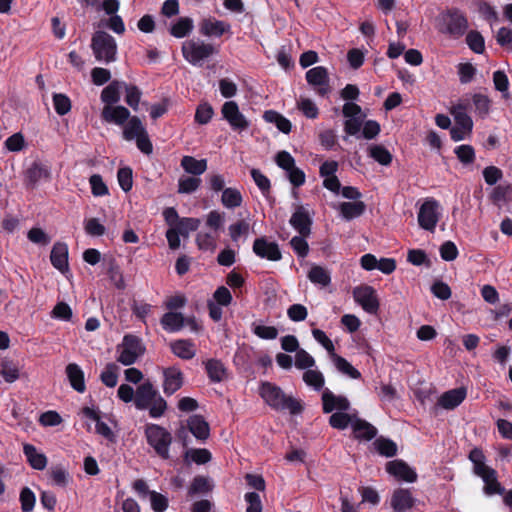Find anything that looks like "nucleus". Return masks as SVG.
<instances>
[{"label": "nucleus", "instance_id": "1", "mask_svg": "<svg viewBox=\"0 0 512 512\" xmlns=\"http://www.w3.org/2000/svg\"><path fill=\"white\" fill-rule=\"evenodd\" d=\"M259 393L265 403L277 411L287 410L291 414H297L302 409L301 404L296 399L287 396L280 387L270 382H263Z\"/></svg>", "mask_w": 512, "mask_h": 512}, {"label": "nucleus", "instance_id": "2", "mask_svg": "<svg viewBox=\"0 0 512 512\" xmlns=\"http://www.w3.org/2000/svg\"><path fill=\"white\" fill-rule=\"evenodd\" d=\"M123 138L127 141H135L137 148L144 154L150 155L153 151L148 132L137 116H132L123 127Z\"/></svg>", "mask_w": 512, "mask_h": 512}, {"label": "nucleus", "instance_id": "3", "mask_svg": "<svg viewBox=\"0 0 512 512\" xmlns=\"http://www.w3.org/2000/svg\"><path fill=\"white\" fill-rule=\"evenodd\" d=\"M437 28L441 33L459 38L468 29V21L462 12L453 9L441 13L437 17Z\"/></svg>", "mask_w": 512, "mask_h": 512}, {"label": "nucleus", "instance_id": "4", "mask_svg": "<svg viewBox=\"0 0 512 512\" xmlns=\"http://www.w3.org/2000/svg\"><path fill=\"white\" fill-rule=\"evenodd\" d=\"M216 53L217 49L213 44L199 39L187 40L182 44V55L193 66H201Z\"/></svg>", "mask_w": 512, "mask_h": 512}, {"label": "nucleus", "instance_id": "5", "mask_svg": "<svg viewBox=\"0 0 512 512\" xmlns=\"http://www.w3.org/2000/svg\"><path fill=\"white\" fill-rule=\"evenodd\" d=\"M145 436L148 444L154 449L155 453L162 459L170 457V445L172 435L164 427L157 424H148L145 429Z\"/></svg>", "mask_w": 512, "mask_h": 512}, {"label": "nucleus", "instance_id": "6", "mask_svg": "<svg viewBox=\"0 0 512 512\" xmlns=\"http://www.w3.org/2000/svg\"><path fill=\"white\" fill-rule=\"evenodd\" d=\"M145 350L139 337L132 334L125 335L117 346V361L125 366L134 364L145 353Z\"/></svg>", "mask_w": 512, "mask_h": 512}, {"label": "nucleus", "instance_id": "7", "mask_svg": "<svg viewBox=\"0 0 512 512\" xmlns=\"http://www.w3.org/2000/svg\"><path fill=\"white\" fill-rule=\"evenodd\" d=\"M91 47L97 60L107 63L116 60L117 44L108 33L104 31L96 32L92 37Z\"/></svg>", "mask_w": 512, "mask_h": 512}, {"label": "nucleus", "instance_id": "8", "mask_svg": "<svg viewBox=\"0 0 512 512\" xmlns=\"http://www.w3.org/2000/svg\"><path fill=\"white\" fill-rule=\"evenodd\" d=\"M440 205L433 198H427L419 208L418 223L421 228L433 232L440 219Z\"/></svg>", "mask_w": 512, "mask_h": 512}, {"label": "nucleus", "instance_id": "9", "mask_svg": "<svg viewBox=\"0 0 512 512\" xmlns=\"http://www.w3.org/2000/svg\"><path fill=\"white\" fill-rule=\"evenodd\" d=\"M276 164L286 171L289 181L296 187L305 182V174L295 166V160L287 151H280L275 157Z\"/></svg>", "mask_w": 512, "mask_h": 512}, {"label": "nucleus", "instance_id": "10", "mask_svg": "<svg viewBox=\"0 0 512 512\" xmlns=\"http://www.w3.org/2000/svg\"><path fill=\"white\" fill-rule=\"evenodd\" d=\"M354 300L369 314H376L379 309V300L376 290L368 285L355 287Z\"/></svg>", "mask_w": 512, "mask_h": 512}, {"label": "nucleus", "instance_id": "11", "mask_svg": "<svg viewBox=\"0 0 512 512\" xmlns=\"http://www.w3.org/2000/svg\"><path fill=\"white\" fill-rule=\"evenodd\" d=\"M161 325L167 332L173 333L181 330L185 325L192 331H198L199 325L194 319H185L181 313L167 312L161 318Z\"/></svg>", "mask_w": 512, "mask_h": 512}, {"label": "nucleus", "instance_id": "12", "mask_svg": "<svg viewBox=\"0 0 512 512\" xmlns=\"http://www.w3.org/2000/svg\"><path fill=\"white\" fill-rule=\"evenodd\" d=\"M306 80L315 87L319 95L325 96L330 92L329 76L325 67L317 66L308 70L306 72Z\"/></svg>", "mask_w": 512, "mask_h": 512}, {"label": "nucleus", "instance_id": "13", "mask_svg": "<svg viewBox=\"0 0 512 512\" xmlns=\"http://www.w3.org/2000/svg\"><path fill=\"white\" fill-rule=\"evenodd\" d=\"M221 113L223 118L228 121L230 126L235 130H244L249 123L245 116L239 111V107L234 101H227L223 104Z\"/></svg>", "mask_w": 512, "mask_h": 512}, {"label": "nucleus", "instance_id": "14", "mask_svg": "<svg viewBox=\"0 0 512 512\" xmlns=\"http://www.w3.org/2000/svg\"><path fill=\"white\" fill-rule=\"evenodd\" d=\"M417 502L408 489H395L391 495L390 505L394 512H408Z\"/></svg>", "mask_w": 512, "mask_h": 512}, {"label": "nucleus", "instance_id": "15", "mask_svg": "<svg viewBox=\"0 0 512 512\" xmlns=\"http://www.w3.org/2000/svg\"><path fill=\"white\" fill-rule=\"evenodd\" d=\"M102 119L110 124L122 126L132 117L130 111L121 105H105L101 112Z\"/></svg>", "mask_w": 512, "mask_h": 512}, {"label": "nucleus", "instance_id": "16", "mask_svg": "<svg viewBox=\"0 0 512 512\" xmlns=\"http://www.w3.org/2000/svg\"><path fill=\"white\" fill-rule=\"evenodd\" d=\"M253 251L257 256L270 261H278L281 259V252L278 245L274 242L267 241L265 238H259L254 241Z\"/></svg>", "mask_w": 512, "mask_h": 512}, {"label": "nucleus", "instance_id": "17", "mask_svg": "<svg viewBox=\"0 0 512 512\" xmlns=\"http://www.w3.org/2000/svg\"><path fill=\"white\" fill-rule=\"evenodd\" d=\"M323 411L330 413L334 410L348 411L350 408V402L344 396L335 395L330 390L326 389L322 393Z\"/></svg>", "mask_w": 512, "mask_h": 512}, {"label": "nucleus", "instance_id": "18", "mask_svg": "<svg viewBox=\"0 0 512 512\" xmlns=\"http://www.w3.org/2000/svg\"><path fill=\"white\" fill-rule=\"evenodd\" d=\"M386 471L396 477L399 480H403L406 482H415L417 479L416 472L410 468L405 462L402 460H394L390 461L386 464Z\"/></svg>", "mask_w": 512, "mask_h": 512}, {"label": "nucleus", "instance_id": "19", "mask_svg": "<svg viewBox=\"0 0 512 512\" xmlns=\"http://www.w3.org/2000/svg\"><path fill=\"white\" fill-rule=\"evenodd\" d=\"M158 391L150 381L143 382L136 389L135 406L139 410L147 409L157 396Z\"/></svg>", "mask_w": 512, "mask_h": 512}, {"label": "nucleus", "instance_id": "20", "mask_svg": "<svg viewBox=\"0 0 512 512\" xmlns=\"http://www.w3.org/2000/svg\"><path fill=\"white\" fill-rule=\"evenodd\" d=\"M467 391L464 387L455 388L444 392L438 399V405L446 410L458 407L466 398Z\"/></svg>", "mask_w": 512, "mask_h": 512}, {"label": "nucleus", "instance_id": "21", "mask_svg": "<svg viewBox=\"0 0 512 512\" xmlns=\"http://www.w3.org/2000/svg\"><path fill=\"white\" fill-rule=\"evenodd\" d=\"M484 482V492L487 495L502 494L503 488L497 480L496 471L487 467L475 473Z\"/></svg>", "mask_w": 512, "mask_h": 512}, {"label": "nucleus", "instance_id": "22", "mask_svg": "<svg viewBox=\"0 0 512 512\" xmlns=\"http://www.w3.org/2000/svg\"><path fill=\"white\" fill-rule=\"evenodd\" d=\"M50 260L54 268L64 273L68 270V246L63 242H56L53 245Z\"/></svg>", "mask_w": 512, "mask_h": 512}, {"label": "nucleus", "instance_id": "23", "mask_svg": "<svg viewBox=\"0 0 512 512\" xmlns=\"http://www.w3.org/2000/svg\"><path fill=\"white\" fill-rule=\"evenodd\" d=\"M230 30V25L224 21L208 18L201 21L199 31L204 36L220 37Z\"/></svg>", "mask_w": 512, "mask_h": 512}, {"label": "nucleus", "instance_id": "24", "mask_svg": "<svg viewBox=\"0 0 512 512\" xmlns=\"http://www.w3.org/2000/svg\"><path fill=\"white\" fill-rule=\"evenodd\" d=\"M183 384V375L181 371L175 367L167 368L164 370V392L172 395L181 388Z\"/></svg>", "mask_w": 512, "mask_h": 512}, {"label": "nucleus", "instance_id": "25", "mask_svg": "<svg viewBox=\"0 0 512 512\" xmlns=\"http://www.w3.org/2000/svg\"><path fill=\"white\" fill-rule=\"evenodd\" d=\"M290 224L302 236L310 234L311 219L304 207H298L290 219Z\"/></svg>", "mask_w": 512, "mask_h": 512}, {"label": "nucleus", "instance_id": "26", "mask_svg": "<svg viewBox=\"0 0 512 512\" xmlns=\"http://www.w3.org/2000/svg\"><path fill=\"white\" fill-rule=\"evenodd\" d=\"M468 105L469 102L461 100L459 103L453 106L451 114L455 119L456 126H460L466 131H472L473 121L471 117L467 114Z\"/></svg>", "mask_w": 512, "mask_h": 512}, {"label": "nucleus", "instance_id": "27", "mask_svg": "<svg viewBox=\"0 0 512 512\" xmlns=\"http://www.w3.org/2000/svg\"><path fill=\"white\" fill-rule=\"evenodd\" d=\"M23 453L30 464L35 470H44L47 466L48 459L45 454L39 452L32 444L23 445Z\"/></svg>", "mask_w": 512, "mask_h": 512}, {"label": "nucleus", "instance_id": "28", "mask_svg": "<svg viewBox=\"0 0 512 512\" xmlns=\"http://www.w3.org/2000/svg\"><path fill=\"white\" fill-rule=\"evenodd\" d=\"M67 378L74 390L83 393L86 389L84 372L79 365L70 363L66 367Z\"/></svg>", "mask_w": 512, "mask_h": 512}, {"label": "nucleus", "instance_id": "29", "mask_svg": "<svg viewBox=\"0 0 512 512\" xmlns=\"http://www.w3.org/2000/svg\"><path fill=\"white\" fill-rule=\"evenodd\" d=\"M188 428L199 440H206L210 435L209 425L200 415H193L188 419Z\"/></svg>", "mask_w": 512, "mask_h": 512}, {"label": "nucleus", "instance_id": "30", "mask_svg": "<svg viewBox=\"0 0 512 512\" xmlns=\"http://www.w3.org/2000/svg\"><path fill=\"white\" fill-rule=\"evenodd\" d=\"M50 173L44 166L34 163L26 172L25 182L27 186L34 188L39 182L48 180Z\"/></svg>", "mask_w": 512, "mask_h": 512}, {"label": "nucleus", "instance_id": "31", "mask_svg": "<svg viewBox=\"0 0 512 512\" xmlns=\"http://www.w3.org/2000/svg\"><path fill=\"white\" fill-rule=\"evenodd\" d=\"M352 430L357 439L371 440L377 434V429L372 424L357 416L353 421Z\"/></svg>", "mask_w": 512, "mask_h": 512}, {"label": "nucleus", "instance_id": "32", "mask_svg": "<svg viewBox=\"0 0 512 512\" xmlns=\"http://www.w3.org/2000/svg\"><path fill=\"white\" fill-rule=\"evenodd\" d=\"M172 352L179 358L189 360L196 355L195 344L190 340H176L170 344Z\"/></svg>", "mask_w": 512, "mask_h": 512}, {"label": "nucleus", "instance_id": "33", "mask_svg": "<svg viewBox=\"0 0 512 512\" xmlns=\"http://www.w3.org/2000/svg\"><path fill=\"white\" fill-rule=\"evenodd\" d=\"M307 277L313 284L321 288L327 287L331 283L330 272L319 265H312Z\"/></svg>", "mask_w": 512, "mask_h": 512}, {"label": "nucleus", "instance_id": "34", "mask_svg": "<svg viewBox=\"0 0 512 512\" xmlns=\"http://www.w3.org/2000/svg\"><path fill=\"white\" fill-rule=\"evenodd\" d=\"M338 210L345 220H351L364 213L365 204L362 201L342 202L339 204Z\"/></svg>", "mask_w": 512, "mask_h": 512}, {"label": "nucleus", "instance_id": "35", "mask_svg": "<svg viewBox=\"0 0 512 512\" xmlns=\"http://www.w3.org/2000/svg\"><path fill=\"white\" fill-rule=\"evenodd\" d=\"M205 369L209 379L212 382H221L227 376L224 364L216 359H210L205 362Z\"/></svg>", "mask_w": 512, "mask_h": 512}, {"label": "nucleus", "instance_id": "36", "mask_svg": "<svg viewBox=\"0 0 512 512\" xmlns=\"http://www.w3.org/2000/svg\"><path fill=\"white\" fill-rule=\"evenodd\" d=\"M250 231V223L246 219H240L228 227V233L234 243H238L241 239L245 240Z\"/></svg>", "mask_w": 512, "mask_h": 512}, {"label": "nucleus", "instance_id": "37", "mask_svg": "<svg viewBox=\"0 0 512 512\" xmlns=\"http://www.w3.org/2000/svg\"><path fill=\"white\" fill-rule=\"evenodd\" d=\"M330 359L340 373L352 379H359L361 377V373L342 356L335 353Z\"/></svg>", "mask_w": 512, "mask_h": 512}, {"label": "nucleus", "instance_id": "38", "mask_svg": "<svg viewBox=\"0 0 512 512\" xmlns=\"http://www.w3.org/2000/svg\"><path fill=\"white\" fill-rule=\"evenodd\" d=\"M243 202L241 192L236 188H225L222 192L221 203L227 209L240 207Z\"/></svg>", "mask_w": 512, "mask_h": 512}, {"label": "nucleus", "instance_id": "39", "mask_svg": "<svg viewBox=\"0 0 512 512\" xmlns=\"http://www.w3.org/2000/svg\"><path fill=\"white\" fill-rule=\"evenodd\" d=\"M181 166L187 173L201 175L207 169V160H197L192 156H184L181 160Z\"/></svg>", "mask_w": 512, "mask_h": 512}, {"label": "nucleus", "instance_id": "40", "mask_svg": "<svg viewBox=\"0 0 512 512\" xmlns=\"http://www.w3.org/2000/svg\"><path fill=\"white\" fill-rule=\"evenodd\" d=\"M368 155L381 165L388 166L392 162V154L382 145L374 144L368 148Z\"/></svg>", "mask_w": 512, "mask_h": 512}, {"label": "nucleus", "instance_id": "41", "mask_svg": "<svg viewBox=\"0 0 512 512\" xmlns=\"http://www.w3.org/2000/svg\"><path fill=\"white\" fill-rule=\"evenodd\" d=\"M346 411H339L333 413L329 418V424L335 428L343 430L347 428L349 425L353 426V421L356 418L355 414L345 413Z\"/></svg>", "mask_w": 512, "mask_h": 512}, {"label": "nucleus", "instance_id": "42", "mask_svg": "<svg viewBox=\"0 0 512 512\" xmlns=\"http://www.w3.org/2000/svg\"><path fill=\"white\" fill-rule=\"evenodd\" d=\"M471 99L475 113L481 118L487 117L491 109V100L489 97L481 93H475L472 95Z\"/></svg>", "mask_w": 512, "mask_h": 512}, {"label": "nucleus", "instance_id": "43", "mask_svg": "<svg viewBox=\"0 0 512 512\" xmlns=\"http://www.w3.org/2000/svg\"><path fill=\"white\" fill-rule=\"evenodd\" d=\"M265 121L273 123L279 131L288 134L291 131V122L276 111L269 110L264 113Z\"/></svg>", "mask_w": 512, "mask_h": 512}, {"label": "nucleus", "instance_id": "44", "mask_svg": "<svg viewBox=\"0 0 512 512\" xmlns=\"http://www.w3.org/2000/svg\"><path fill=\"white\" fill-rule=\"evenodd\" d=\"M375 450L382 456L393 457L397 454V445L388 438L379 437L373 442Z\"/></svg>", "mask_w": 512, "mask_h": 512}, {"label": "nucleus", "instance_id": "45", "mask_svg": "<svg viewBox=\"0 0 512 512\" xmlns=\"http://www.w3.org/2000/svg\"><path fill=\"white\" fill-rule=\"evenodd\" d=\"M193 29V21L189 17L179 18L178 21L171 26L170 33L176 38L187 36Z\"/></svg>", "mask_w": 512, "mask_h": 512}, {"label": "nucleus", "instance_id": "46", "mask_svg": "<svg viewBox=\"0 0 512 512\" xmlns=\"http://www.w3.org/2000/svg\"><path fill=\"white\" fill-rule=\"evenodd\" d=\"M303 381L313 389L319 391L323 388L325 379L318 369H308L303 374Z\"/></svg>", "mask_w": 512, "mask_h": 512}, {"label": "nucleus", "instance_id": "47", "mask_svg": "<svg viewBox=\"0 0 512 512\" xmlns=\"http://www.w3.org/2000/svg\"><path fill=\"white\" fill-rule=\"evenodd\" d=\"M119 367L115 363H109L105 366L100 375V379L104 385L113 388L118 383Z\"/></svg>", "mask_w": 512, "mask_h": 512}, {"label": "nucleus", "instance_id": "48", "mask_svg": "<svg viewBox=\"0 0 512 512\" xmlns=\"http://www.w3.org/2000/svg\"><path fill=\"white\" fill-rule=\"evenodd\" d=\"M196 244L200 250L214 251L217 247V236L210 232H199L196 236Z\"/></svg>", "mask_w": 512, "mask_h": 512}, {"label": "nucleus", "instance_id": "49", "mask_svg": "<svg viewBox=\"0 0 512 512\" xmlns=\"http://www.w3.org/2000/svg\"><path fill=\"white\" fill-rule=\"evenodd\" d=\"M120 83L119 82H112L107 87H105L101 92V100L106 105H114L120 100V93H119Z\"/></svg>", "mask_w": 512, "mask_h": 512}, {"label": "nucleus", "instance_id": "50", "mask_svg": "<svg viewBox=\"0 0 512 512\" xmlns=\"http://www.w3.org/2000/svg\"><path fill=\"white\" fill-rule=\"evenodd\" d=\"M49 475L53 481V484L61 487H65L69 482V473L62 465H54L49 469Z\"/></svg>", "mask_w": 512, "mask_h": 512}, {"label": "nucleus", "instance_id": "51", "mask_svg": "<svg viewBox=\"0 0 512 512\" xmlns=\"http://www.w3.org/2000/svg\"><path fill=\"white\" fill-rule=\"evenodd\" d=\"M201 185V179L197 177H180L178 180V193L190 194Z\"/></svg>", "mask_w": 512, "mask_h": 512}, {"label": "nucleus", "instance_id": "52", "mask_svg": "<svg viewBox=\"0 0 512 512\" xmlns=\"http://www.w3.org/2000/svg\"><path fill=\"white\" fill-rule=\"evenodd\" d=\"M211 459V453L207 449H189L185 453V460L197 464H205Z\"/></svg>", "mask_w": 512, "mask_h": 512}, {"label": "nucleus", "instance_id": "53", "mask_svg": "<svg viewBox=\"0 0 512 512\" xmlns=\"http://www.w3.org/2000/svg\"><path fill=\"white\" fill-rule=\"evenodd\" d=\"M0 375L8 383H13L19 378V370L15 364L4 361L0 365Z\"/></svg>", "mask_w": 512, "mask_h": 512}, {"label": "nucleus", "instance_id": "54", "mask_svg": "<svg viewBox=\"0 0 512 512\" xmlns=\"http://www.w3.org/2000/svg\"><path fill=\"white\" fill-rule=\"evenodd\" d=\"M466 42L469 48L475 53L481 54L484 52L485 44L484 38L477 31H470L466 36Z\"/></svg>", "mask_w": 512, "mask_h": 512}, {"label": "nucleus", "instance_id": "55", "mask_svg": "<svg viewBox=\"0 0 512 512\" xmlns=\"http://www.w3.org/2000/svg\"><path fill=\"white\" fill-rule=\"evenodd\" d=\"M295 366L300 370H308L315 366V359L304 349H300L295 355Z\"/></svg>", "mask_w": 512, "mask_h": 512}, {"label": "nucleus", "instance_id": "56", "mask_svg": "<svg viewBox=\"0 0 512 512\" xmlns=\"http://www.w3.org/2000/svg\"><path fill=\"white\" fill-rule=\"evenodd\" d=\"M5 148L10 152H19L26 146V141L22 133L18 132L6 139Z\"/></svg>", "mask_w": 512, "mask_h": 512}, {"label": "nucleus", "instance_id": "57", "mask_svg": "<svg viewBox=\"0 0 512 512\" xmlns=\"http://www.w3.org/2000/svg\"><path fill=\"white\" fill-rule=\"evenodd\" d=\"M225 223V214L218 210H212L206 215V226L217 231Z\"/></svg>", "mask_w": 512, "mask_h": 512}, {"label": "nucleus", "instance_id": "58", "mask_svg": "<svg viewBox=\"0 0 512 512\" xmlns=\"http://www.w3.org/2000/svg\"><path fill=\"white\" fill-rule=\"evenodd\" d=\"M84 230L90 236L104 235L106 228L97 218H89L84 221Z\"/></svg>", "mask_w": 512, "mask_h": 512}, {"label": "nucleus", "instance_id": "59", "mask_svg": "<svg viewBox=\"0 0 512 512\" xmlns=\"http://www.w3.org/2000/svg\"><path fill=\"white\" fill-rule=\"evenodd\" d=\"M200 223L201 221L198 218H182L176 228L181 235L187 237L190 232L196 231L199 228Z\"/></svg>", "mask_w": 512, "mask_h": 512}, {"label": "nucleus", "instance_id": "60", "mask_svg": "<svg viewBox=\"0 0 512 512\" xmlns=\"http://www.w3.org/2000/svg\"><path fill=\"white\" fill-rule=\"evenodd\" d=\"M53 104L55 111L59 115H65L71 110V101L70 99L61 93L53 95Z\"/></svg>", "mask_w": 512, "mask_h": 512}, {"label": "nucleus", "instance_id": "61", "mask_svg": "<svg viewBox=\"0 0 512 512\" xmlns=\"http://www.w3.org/2000/svg\"><path fill=\"white\" fill-rule=\"evenodd\" d=\"M312 335L314 339L324 347L330 357L335 354L334 344L324 331L320 329H313Z\"/></svg>", "mask_w": 512, "mask_h": 512}, {"label": "nucleus", "instance_id": "62", "mask_svg": "<svg viewBox=\"0 0 512 512\" xmlns=\"http://www.w3.org/2000/svg\"><path fill=\"white\" fill-rule=\"evenodd\" d=\"M214 114L213 108L207 103L200 104L195 113V121L201 125L207 124Z\"/></svg>", "mask_w": 512, "mask_h": 512}, {"label": "nucleus", "instance_id": "63", "mask_svg": "<svg viewBox=\"0 0 512 512\" xmlns=\"http://www.w3.org/2000/svg\"><path fill=\"white\" fill-rule=\"evenodd\" d=\"M149 497L153 511L164 512L168 508V499L163 494L152 491Z\"/></svg>", "mask_w": 512, "mask_h": 512}, {"label": "nucleus", "instance_id": "64", "mask_svg": "<svg viewBox=\"0 0 512 512\" xmlns=\"http://www.w3.org/2000/svg\"><path fill=\"white\" fill-rule=\"evenodd\" d=\"M51 316L58 320L69 321L72 317V310L65 302H59L51 312Z\"/></svg>", "mask_w": 512, "mask_h": 512}]
</instances>
